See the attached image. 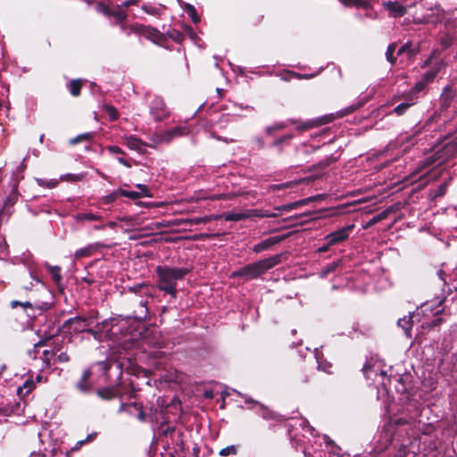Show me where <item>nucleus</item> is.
<instances>
[{
	"instance_id": "obj_1",
	"label": "nucleus",
	"mask_w": 457,
	"mask_h": 457,
	"mask_svg": "<svg viewBox=\"0 0 457 457\" xmlns=\"http://www.w3.org/2000/svg\"><path fill=\"white\" fill-rule=\"evenodd\" d=\"M189 272L190 269L187 267L158 266L156 268L158 288L176 298L177 282L182 280Z\"/></svg>"
},
{
	"instance_id": "obj_2",
	"label": "nucleus",
	"mask_w": 457,
	"mask_h": 457,
	"mask_svg": "<svg viewBox=\"0 0 457 457\" xmlns=\"http://www.w3.org/2000/svg\"><path fill=\"white\" fill-rule=\"evenodd\" d=\"M111 15L115 19L116 24L120 25V29L121 32H123L127 36H130L131 34L137 35L139 37H145L148 40H151L154 43L161 41L163 37L162 32L158 29L145 26L139 23L134 24H126L124 21L127 18V13L123 10H115L111 12Z\"/></svg>"
},
{
	"instance_id": "obj_3",
	"label": "nucleus",
	"mask_w": 457,
	"mask_h": 457,
	"mask_svg": "<svg viewBox=\"0 0 457 457\" xmlns=\"http://www.w3.org/2000/svg\"><path fill=\"white\" fill-rule=\"evenodd\" d=\"M281 261V255L276 254L269 258L250 263L242 269L233 272V277H241L245 280L257 278L269 270L278 265Z\"/></svg>"
},
{
	"instance_id": "obj_4",
	"label": "nucleus",
	"mask_w": 457,
	"mask_h": 457,
	"mask_svg": "<svg viewBox=\"0 0 457 457\" xmlns=\"http://www.w3.org/2000/svg\"><path fill=\"white\" fill-rule=\"evenodd\" d=\"M187 133L188 130L185 126H177L162 132H156L151 137V144H149V146L156 147L161 144H168L174 137L184 136Z\"/></svg>"
},
{
	"instance_id": "obj_5",
	"label": "nucleus",
	"mask_w": 457,
	"mask_h": 457,
	"mask_svg": "<svg viewBox=\"0 0 457 457\" xmlns=\"http://www.w3.org/2000/svg\"><path fill=\"white\" fill-rule=\"evenodd\" d=\"M445 65L444 62H436L428 71H427L420 79L416 82L413 87L415 92L423 90L429 83L433 82L437 73L441 71Z\"/></svg>"
},
{
	"instance_id": "obj_6",
	"label": "nucleus",
	"mask_w": 457,
	"mask_h": 457,
	"mask_svg": "<svg viewBox=\"0 0 457 457\" xmlns=\"http://www.w3.org/2000/svg\"><path fill=\"white\" fill-rule=\"evenodd\" d=\"M92 323L90 318H84L81 316L72 317L67 320L62 328L69 333H81L87 330V328L89 327Z\"/></svg>"
},
{
	"instance_id": "obj_7",
	"label": "nucleus",
	"mask_w": 457,
	"mask_h": 457,
	"mask_svg": "<svg viewBox=\"0 0 457 457\" xmlns=\"http://www.w3.org/2000/svg\"><path fill=\"white\" fill-rule=\"evenodd\" d=\"M150 114L155 121H161L169 116V110L162 97L155 96L153 99L150 106Z\"/></svg>"
},
{
	"instance_id": "obj_8",
	"label": "nucleus",
	"mask_w": 457,
	"mask_h": 457,
	"mask_svg": "<svg viewBox=\"0 0 457 457\" xmlns=\"http://www.w3.org/2000/svg\"><path fill=\"white\" fill-rule=\"evenodd\" d=\"M354 228V224L345 226L334 232H331L324 237L323 240L328 242V245H335L337 244L345 241L352 230Z\"/></svg>"
},
{
	"instance_id": "obj_9",
	"label": "nucleus",
	"mask_w": 457,
	"mask_h": 457,
	"mask_svg": "<svg viewBox=\"0 0 457 457\" xmlns=\"http://www.w3.org/2000/svg\"><path fill=\"white\" fill-rule=\"evenodd\" d=\"M382 5L388 11L389 16L393 18L403 17L407 12L406 7L398 1H386L382 3Z\"/></svg>"
},
{
	"instance_id": "obj_10",
	"label": "nucleus",
	"mask_w": 457,
	"mask_h": 457,
	"mask_svg": "<svg viewBox=\"0 0 457 457\" xmlns=\"http://www.w3.org/2000/svg\"><path fill=\"white\" fill-rule=\"evenodd\" d=\"M364 375L367 379H372V376L374 375V382L381 383L384 386H386V372L384 370H380L379 373L377 370H375L374 367L370 366H364L363 368Z\"/></svg>"
},
{
	"instance_id": "obj_11",
	"label": "nucleus",
	"mask_w": 457,
	"mask_h": 457,
	"mask_svg": "<svg viewBox=\"0 0 457 457\" xmlns=\"http://www.w3.org/2000/svg\"><path fill=\"white\" fill-rule=\"evenodd\" d=\"M129 291L140 297H153L152 288L146 283H139L129 287Z\"/></svg>"
},
{
	"instance_id": "obj_12",
	"label": "nucleus",
	"mask_w": 457,
	"mask_h": 457,
	"mask_svg": "<svg viewBox=\"0 0 457 457\" xmlns=\"http://www.w3.org/2000/svg\"><path fill=\"white\" fill-rule=\"evenodd\" d=\"M125 145L130 149L141 153L143 151V147L148 145L145 142H143L140 138L136 136H125L123 137Z\"/></svg>"
},
{
	"instance_id": "obj_13",
	"label": "nucleus",
	"mask_w": 457,
	"mask_h": 457,
	"mask_svg": "<svg viewBox=\"0 0 457 457\" xmlns=\"http://www.w3.org/2000/svg\"><path fill=\"white\" fill-rule=\"evenodd\" d=\"M91 376V370L87 369L83 371L81 378L76 383V388L81 393H88L92 388L91 383L88 381Z\"/></svg>"
},
{
	"instance_id": "obj_14",
	"label": "nucleus",
	"mask_w": 457,
	"mask_h": 457,
	"mask_svg": "<svg viewBox=\"0 0 457 457\" xmlns=\"http://www.w3.org/2000/svg\"><path fill=\"white\" fill-rule=\"evenodd\" d=\"M153 297H142V299L138 303V309L134 312V317L137 320H144L148 317V299H152Z\"/></svg>"
},
{
	"instance_id": "obj_15",
	"label": "nucleus",
	"mask_w": 457,
	"mask_h": 457,
	"mask_svg": "<svg viewBox=\"0 0 457 457\" xmlns=\"http://www.w3.org/2000/svg\"><path fill=\"white\" fill-rule=\"evenodd\" d=\"M254 404L258 407L257 414L261 416L263 420H274V421H281L282 418L280 415L274 413L273 411L268 410L266 407L259 404L258 403H254Z\"/></svg>"
},
{
	"instance_id": "obj_16",
	"label": "nucleus",
	"mask_w": 457,
	"mask_h": 457,
	"mask_svg": "<svg viewBox=\"0 0 457 457\" xmlns=\"http://www.w3.org/2000/svg\"><path fill=\"white\" fill-rule=\"evenodd\" d=\"M457 96V88L453 86H446L440 96L442 104L445 107L449 106L451 101Z\"/></svg>"
},
{
	"instance_id": "obj_17",
	"label": "nucleus",
	"mask_w": 457,
	"mask_h": 457,
	"mask_svg": "<svg viewBox=\"0 0 457 457\" xmlns=\"http://www.w3.org/2000/svg\"><path fill=\"white\" fill-rule=\"evenodd\" d=\"M279 241H280L279 237H268V238L261 241L260 243L256 244L253 246V252L261 253L262 251L270 248L272 245L278 244Z\"/></svg>"
},
{
	"instance_id": "obj_18",
	"label": "nucleus",
	"mask_w": 457,
	"mask_h": 457,
	"mask_svg": "<svg viewBox=\"0 0 457 457\" xmlns=\"http://www.w3.org/2000/svg\"><path fill=\"white\" fill-rule=\"evenodd\" d=\"M414 314H411L409 317H403L398 320L397 325L402 328L407 337H411V327L413 324Z\"/></svg>"
},
{
	"instance_id": "obj_19",
	"label": "nucleus",
	"mask_w": 457,
	"mask_h": 457,
	"mask_svg": "<svg viewBox=\"0 0 457 457\" xmlns=\"http://www.w3.org/2000/svg\"><path fill=\"white\" fill-rule=\"evenodd\" d=\"M252 211L247 212H230L224 214V219L227 221H239L251 217Z\"/></svg>"
},
{
	"instance_id": "obj_20",
	"label": "nucleus",
	"mask_w": 457,
	"mask_h": 457,
	"mask_svg": "<svg viewBox=\"0 0 457 457\" xmlns=\"http://www.w3.org/2000/svg\"><path fill=\"white\" fill-rule=\"evenodd\" d=\"M36 386V382L32 378H27L22 386H20L17 388V395L20 397L26 396L31 390H33Z\"/></svg>"
},
{
	"instance_id": "obj_21",
	"label": "nucleus",
	"mask_w": 457,
	"mask_h": 457,
	"mask_svg": "<svg viewBox=\"0 0 457 457\" xmlns=\"http://www.w3.org/2000/svg\"><path fill=\"white\" fill-rule=\"evenodd\" d=\"M318 198L319 199L321 198V195H316V196L308 197L306 199H303V200L295 202V203H292V204H286V205H282L281 207H278L277 209L278 210L290 211V210H293V209L296 208L299 205H303V204H307L309 202L314 201V200H316Z\"/></svg>"
},
{
	"instance_id": "obj_22",
	"label": "nucleus",
	"mask_w": 457,
	"mask_h": 457,
	"mask_svg": "<svg viewBox=\"0 0 457 457\" xmlns=\"http://www.w3.org/2000/svg\"><path fill=\"white\" fill-rule=\"evenodd\" d=\"M74 220L78 222L93 221L101 220V216L93 212H79L73 216Z\"/></svg>"
},
{
	"instance_id": "obj_23",
	"label": "nucleus",
	"mask_w": 457,
	"mask_h": 457,
	"mask_svg": "<svg viewBox=\"0 0 457 457\" xmlns=\"http://www.w3.org/2000/svg\"><path fill=\"white\" fill-rule=\"evenodd\" d=\"M97 249V245H88L86 247L78 249L74 255L76 259L88 257Z\"/></svg>"
},
{
	"instance_id": "obj_24",
	"label": "nucleus",
	"mask_w": 457,
	"mask_h": 457,
	"mask_svg": "<svg viewBox=\"0 0 457 457\" xmlns=\"http://www.w3.org/2000/svg\"><path fill=\"white\" fill-rule=\"evenodd\" d=\"M20 403L13 404H6L0 407V414L4 417H8L13 413H18L20 411Z\"/></svg>"
},
{
	"instance_id": "obj_25",
	"label": "nucleus",
	"mask_w": 457,
	"mask_h": 457,
	"mask_svg": "<svg viewBox=\"0 0 457 457\" xmlns=\"http://www.w3.org/2000/svg\"><path fill=\"white\" fill-rule=\"evenodd\" d=\"M420 134V130H416L412 135L405 134L402 135L399 138V141L402 144H409L411 145H413L418 143L420 140L419 135Z\"/></svg>"
},
{
	"instance_id": "obj_26",
	"label": "nucleus",
	"mask_w": 457,
	"mask_h": 457,
	"mask_svg": "<svg viewBox=\"0 0 457 457\" xmlns=\"http://www.w3.org/2000/svg\"><path fill=\"white\" fill-rule=\"evenodd\" d=\"M46 267L48 269V271L50 272L53 280L59 285L62 282V276L61 273V268L59 266H52L48 263L45 264Z\"/></svg>"
},
{
	"instance_id": "obj_27",
	"label": "nucleus",
	"mask_w": 457,
	"mask_h": 457,
	"mask_svg": "<svg viewBox=\"0 0 457 457\" xmlns=\"http://www.w3.org/2000/svg\"><path fill=\"white\" fill-rule=\"evenodd\" d=\"M165 8L164 5L159 4L157 6L152 5L149 4H144L141 6V9L147 14L150 15H159L161 13V9Z\"/></svg>"
},
{
	"instance_id": "obj_28",
	"label": "nucleus",
	"mask_w": 457,
	"mask_h": 457,
	"mask_svg": "<svg viewBox=\"0 0 457 457\" xmlns=\"http://www.w3.org/2000/svg\"><path fill=\"white\" fill-rule=\"evenodd\" d=\"M364 103L365 102L361 100L357 101L356 103L345 107V109L340 110L338 112V116L343 117L353 112L354 111L361 107L364 104Z\"/></svg>"
},
{
	"instance_id": "obj_29",
	"label": "nucleus",
	"mask_w": 457,
	"mask_h": 457,
	"mask_svg": "<svg viewBox=\"0 0 457 457\" xmlns=\"http://www.w3.org/2000/svg\"><path fill=\"white\" fill-rule=\"evenodd\" d=\"M320 72V70L317 73H312V74H308V73L302 74V73H297V72H294V71H289L288 77L285 78V80H290L291 79H310L314 78Z\"/></svg>"
},
{
	"instance_id": "obj_30",
	"label": "nucleus",
	"mask_w": 457,
	"mask_h": 457,
	"mask_svg": "<svg viewBox=\"0 0 457 457\" xmlns=\"http://www.w3.org/2000/svg\"><path fill=\"white\" fill-rule=\"evenodd\" d=\"M289 122L291 124H295L296 129L299 131L308 130V129L313 128L315 125L314 121H297L295 120H290Z\"/></svg>"
},
{
	"instance_id": "obj_31",
	"label": "nucleus",
	"mask_w": 457,
	"mask_h": 457,
	"mask_svg": "<svg viewBox=\"0 0 457 457\" xmlns=\"http://www.w3.org/2000/svg\"><path fill=\"white\" fill-rule=\"evenodd\" d=\"M120 196L128 197L132 200H136V199L144 197V195H145V193H144V192L125 190V189H121V188H120Z\"/></svg>"
},
{
	"instance_id": "obj_32",
	"label": "nucleus",
	"mask_w": 457,
	"mask_h": 457,
	"mask_svg": "<svg viewBox=\"0 0 457 457\" xmlns=\"http://www.w3.org/2000/svg\"><path fill=\"white\" fill-rule=\"evenodd\" d=\"M81 85L80 79H72L69 84L70 93L73 96H78L80 94Z\"/></svg>"
},
{
	"instance_id": "obj_33",
	"label": "nucleus",
	"mask_w": 457,
	"mask_h": 457,
	"mask_svg": "<svg viewBox=\"0 0 457 457\" xmlns=\"http://www.w3.org/2000/svg\"><path fill=\"white\" fill-rule=\"evenodd\" d=\"M185 11L190 16L192 21L196 24L200 21V17L197 15L195 8L190 4H185Z\"/></svg>"
},
{
	"instance_id": "obj_34",
	"label": "nucleus",
	"mask_w": 457,
	"mask_h": 457,
	"mask_svg": "<svg viewBox=\"0 0 457 457\" xmlns=\"http://www.w3.org/2000/svg\"><path fill=\"white\" fill-rule=\"evenodd\" d=\"M119 197H120V188L117 190H114L113 192H112L109 195L103 196L101 202L104 204H110L115 202Z\"/></svg>"
},
{
	"instance_id": "obj_35",
	"label": "nucleus",
	"mask_w": 457,
	"mask_h": 457,
	"mask_svg": "<svg viewBox=\"0 0 457 457\" xmlns=\"http://www.w3.org/2000/svg\"><path fill=\"white\" fill-rule=\"evenodd\" d=\"M97 395L103 399L109 400V399L113 398L115 394H114V390L112 388L105 387V388L98 389Z\"/></svg>"
},
{
	"instance_id": "obj_36",
	"label": "nucleus",
	"mask_w": 457,
	"mask_h": 457,
	"mask_svg": "<svg viewBox=\"0 0 457 457\" xmlns=\"http://www.w3.org/2000/svg\"><path fill=\"white\" fill-rule=\"evenodd\" d=\"M62 180H66L69 182H77L81 181L84 179V174H72L67 173L61 177Z\"/></svg>"
},
{
	"instance_id": "obj_37",
	"label": "nucleus",
	"mask_w": 457,
	"mask_h": 457,
	"mask_svg": "<svg viewBox=\"0 0 457 457\" xmlns=\"http://www.w3.org/2000/svg\"><path fill=\"white\" fill-rule=\"evenodd\" d=\"M339 262H333L328 264L325 268L320 271V277L326 278L330 272H333L338 266Z\"/></svg>"
},
{
	"instance_id": "obj_38",
	"label": "nucleus",
	"mask_w": 457,
	"mask_h": 457,
	"mask_svg": "<svg viewBox=\"0 0 457 457\" xmlns=\"http://www.w3.org/2000/svg\"><path fill=\"white\" fill-rule=\"evenodd\" d=\"M396 46L395 44H390L387 46L386 52V60L391 63L394 64L395 62V58L394 57V53L395 51Z\"/></svg>"
},
{
	"instance_id": "obj_39",
	"label": "nucleus",
	"mask_w": 457,
	"mask_h": 457,
	"mask_svg": "<svg viewBox=\"0 0 457 457\" xmlns=\"http://www.w3.org/2000/svg\"><path fill=\"white\" fill-rule=\"evenodd\" d=\"M411 105V103H402L395 107L394 112L398 116L403 115Z\"/></svg>"
},
{
	"instance_id": "obj_40",
	"label": "nucleus",
	"mask_w": 457,
	"mask_h": 457,
	"mask_svg": "<svg viewBox=\"0 0 457 457\" xmlns=\"http://www.w3.org/2000/svg\"><path fill=\"white\" fill-rule=\"evenodd\" d=\"M287 127V121H285V122H278V123H275L271 126H269L266 128V132L268 134H271L272 132L276 131V130H281Z\"/></svg>"
},
{
	"instance_id": "obj_41",
	"label": "nucleus",
	"mask_w": 457,
	"mask_h": 457,
	"mask_svg": "<svg viewBox=\"0 0 457 457\" xmlns=\"http://www.w3.org/2000/svg\"><path fill=\"white\" fill-rule=\"evenodd\" d=\"M105 112L106 113L108 114L109 116V119L111 120H115L118 119L119 117V113H118V111L115 107L113 106H111V105H107L105 106Z\"/></svg>"
},
{
	"instance_id": "obj_42",
	"label": "nucleus",
	"mask_w": 457,
	"mask_h": 457,
	"mask_svg": "<svg viewBox=\"0 0 457 457\" xmlns=\"http://www.w3.org/2000/svg\"><path fill=\"white\" fill-rule=\"evenodd\" d=\"M237 447L235 445H229L225 448H222L219 453L220 456H228L230 454H232V455L237 454Z\"/></svg>"
},
{
	"instance_id": "obj_43",
	"label": "nucleus",
	"mask_w": 457,
	"mask_h": 457,
	"mask_svg": "<svg viewBox=\"0 0 457 457\" xmlns=\"http://www.w3.org/2000/svg\"><path fill=\"white\" fill-rule=\"evenodd\" d=\"M55 354L54 350H45L43 352V361L46 366H50L51 359Z\"/></svg>"
},
{
	"instance_id": "obj_44",
	"label": "nucleus",
	"mask_w": 457,
	"mask_h": 457,
	"mask_svg": "<svg viewBox=\"0 0 457 457\" xmlns=\"http://www.w3.org/2000/svg\"><path fill=\"white\" fill-rule=\"evenodd\" d=\"M385 217V214L382 212V213H379L376 216H374L372 219H370L364 226H363V228H368L371 226H373L374 224H376L377 222L380 221L383 218Z\"/></svg>"
},
{
	"instance_id": "obj_45",
	"label": "nucleus",
	"mask_w": 457,
	"mask_h": 457,
	"mask_svg": "<svg viewBox=\"0 0 457 457\" xmlns=\"http://www.w3.org/2000/svg\"><path fill=\"white\" fill-rule=\"evenodd\" d=\"M440 44L445 49H446L452 46L453 37L451 36H449L448 34H445L440 39Z\"/></svg>"
},
{
	"instance_id": "obj_46",
	"label": "nucleus",
	"mask_w": 457,
	"mask_h": 457,
	"mask_svg": "<svg viewBox=\"0 0 457 457\" xmlns=\"http://www.w3.org/2000/svg\"><path fill=\"white\" fill-rule=\"evenodd\" d=\"M294 137V135L293 134H287L285 136H282L280 137H278V139H276L273 143H272V145L273 146H278V145L282 144L284 141L286 140H289L291 138Z\"/></svg>"
},
{
	"instance_id": "obj_47",
	"label": "nucleus",
	"mask_w": 457,
	"mask_h": 457,
	"mask_svg": "<svg viewBox=\"0 0 457 457\" xmlns=\"http://www.w3.org/2000/svg\"><path fill=\"white\" fill-rule=\"evenodd\" d=\"M446 188H447V183H443L441 185H439V187H437L436 193H435V196L438 197V196H442L445 194L446 192Z\"/></svg>"
},
{
	"instance_id": "obj_48",
	"label": "nucleus",
	"mask_w": 457,
	"mask_h": 457,
	"mask_svg": "<svg viewBox=\"0 0 457 457\" xmlns=\"http://www.w3.org/2000/svg\"><path fill=\"white\" fill-rule=\"evenodd\" d=\"M432 11L436 12V14L437 17H436V20H434L432 18H427L426 19L427 22H430V21L431 22H436L437 20L439 19V17L442 16V14H443V10L439 6H436Z\"/></svg>"
},
{
	"instance_id": "obj_49",
	"label": "nucleus",
	"mask_w": 457,
	"mask_h": 457,
	"mask_svg": "<svg viewBox=\"0 0 457 457\" xmlns=\"http://www.w3.org/2000/svg\"><path fill=\"white\" fill-rule=\"evenodd\" d=\"M107 150L112 154H124L123 150L117 145H110L107 147Z\"/></svg>"
},
{
	"instance_id": "obj_50",
	"label": "nucleus",
	"mask_w": 457,
	"mask_h": 457,
	"mask_svg": "<svg viewBox=\"0 0 457 457\" xmlns=\"http://www.w3.org/2000/svg\"><path fill=\"white\" fill-rule=\"evenodd\" d=\"M370 0H357L356 1V7L362 8V9H369L370 7Z\"/></svg>"
},
{
	"instance_id": "obj_51",
	"label": "nucleus",
	"mask_w": 457,
	"mask_h": 457,
	"mask_svg": "<svg viewBox=\"0 0 457 457\" xmlns=\"http://www.w3.org/2000/svg\"><path fill=\"white\" fill-rule=\"evenodd\" d=\"M70 358L69 355L66 353H61L57 355L56 361L58 362H67L69 361Z\"/></svg>"
},
{
	"instance_id": "obj_52",
	"label": "nucleus",
	"mask_w": 457,
	"mask_h": 457,
	"mask_svg": "<svg viewBox=\"0 0 457 457\" xmlns=\"http://www.w3.org/2000/svg\"><path fill=\"white\" fill-rule=\"evenodd\" d=\"M136 187L139 189L138 192L145 193V195H144V196H151V195L148 192V188H147V187L145 185L137 184Z\"/></svg>"
},
{
	"instance_id": "obj_53",
	"label": "nucleus",
	"mask_w": 457,
	"mask_h": 457,
	"mask_svg": "<svg viewBox=\"0 0 457 457\" xmlns=\"http://www.w3.org/2000/svg\"><path fill=\"white\" fill-rule=\"evenodd\" d=\"M300 426H304L308 431H310L311 434H312V430H314L313 428H312L311 426H309L307 423V420H299L296 421Z\"/></svg>"
},
{
	"instance_id": "obj_54",
	"label": "nucleus",
	"mask_w": 457,
	"mask_h": 457,
	"mask_svg": "<svg viewBox=\"0 0 457 457\" xmlns=\"http://www.w3.org/2000/svg\"><path fill=\"white\" fill-rule=\"evenodd\" d=\"M437 276L444 282V285L447 284L446 274H445V271L443 269H440L437 271Z\"/></svg>"
},
{
	"instance_id": "obj_55",
	"label": "nucleus",
	"mask_w": 457,
	"mask_h": 457,
	"mask_svg": "<svg viewBox=\"0 0 457 457\" xmlns=\"http://www.w3.org/2000/svg\"><path fill=\"white\" fill-rule=\"evenodd\" d=\"M306 148H307V145L305 144H302L300 146L297 147V150L298 151L302 150L303 152L309 154V153L314 152L316 149L312 146L311 147V149H306Z\"/></svg>"
},
{
	"instance_id": "obj_56",
	"label": "nucleus",
	"mask_w": 457,
	"mask_h": 457,
	"mask_svg": "<svg viewBox=\"0 0 457 457\" xmlns=\"http://www.w3.org/2000/svg\"><path fill=\"white\" fill-rule=\"evenodd\" d=\"M410 47H411V45L409 43L404 44L398 49L397 54L400 55V54H403L404 52L408 51L410 49Z\"/></svg>"
},
{
	"instance_id": "obj_57",
	"label": "nucleus",
	"mask_w": 457,
	"mask_h": 457,
	"mask_svg": "<svg viewBox=\"0 0 457 457\" xmlns=\"http://www.w3.org/2000/svg\"><path fill=\"white\" fill-rule=\"evenodd\" d=\"M299 181H295V183H298ZM292 184H294V182H287V183H284V184H279V185H275L274 187L277 188V189H282V188H287L288 187H290Z\"/></svg>"
},
{
	"instance_id": "obj_58",
	"label": "nucleus",
	"mask_w": 457,
	"mask_h": 457,
	"mask_svg": "<svg viewBox=\"0 0 457 457\" xmlns=\"http://www.w3.org/2000/svg\"><path fill=\"white\" fill-rule=\"evenodd\" d=\"M81 140H89L93 137V133L87 132L79 135Z\"/></svg>"
},
{
	"instance_id": "obj_59",
	"label": "nucleus",
	"mask_w": 457,
	"mask_h": 457,
	"mask_svg": "<svg viewBox=\"0 0 457 457\" xmlns=\"http://www.w3.org/2000/svg\"><path fill=\"white\" fill-rule=\"evenodd\" d=\"M138 0H126L122 3L121 6L129 7L131 4H136Z\"/></svg>"
},
{
	"instance_id": "obj_60",
	"label": "nucleus",
	"mask_w": 457,
	"mask_h": 457,
	"mask_svg": "<svg viewBox=\"0 0 457 457\" xmlns=\"http://www.w3.org/2000/svg\"><path fill=\"white\" fill-rule=\"evenodd\" d=\"M423 162H424L423 167L432 165L435 162V159H433L431 156H429V157L426 158L423 161Z\"/></svg>"
},
{
	"instance_id": "obj_61",
	"label": "nucleus",
	"mask_w": 457,
	"mask_h": 457,
	"mask_svg": "<svg viewBox=\"0 0 457 457\" xmlns=\"http://www.w3.org/2000/svg\"><path fill=\"white\" fill-rule=\"evenodd\" d=\"M332 245H328V242H326V244L320 247H319L318 251L320 253H325L327 252Z\"/></svg>"
},
{
	"instance_id": "obj_62",
	"label": "nucleus",
	"mask_w": 457,
	"mask_h": 457,
	"mask_svg": "<svg viewBox=\"0 0 457 457\" xmlns=\"http://www.w3.org/2000/svg\"><path fill=\"white\" fill-rule=\"evenodd\" d=\"M345 5H354L356 6L357 0H339Z\"/></svg>"
},
{
	"instance_id": "obj_63",
	"label": "nucleus",
	"mask_w": 457,
	"mask_h": 457,
	"mask_svg": "<svg viewBox=\"0 0 457 457\" xmlns=\"http://www.w3.org/2000/svg\"><path fill=\"white\" fill-rule=\"evenodd\" d=\"M117 160H118V162H119L120 164H122V165H124V166H126V167H128V168H129V167H130L129 162L127 160H125L124 158H122V157H118V158H117Z\"/></svg>"
},
{
	"instance_id": "obj_64",
	"label": "nucleus",
	"mask_w": 457,
	"mask_h": 457,
	"mask_svg": "<svg viewBox=\"0 0 457 457\" xmlns=\"http://www.w3.org/2000/svg\"><path fill=\"white\" fill-rule=\"evenodd\" d=\"M339 451H340V449L337 446L334 445V446H332L331 453L336 455L337 457H339L340 456Z\"/></svg>"
}]
</instances>
